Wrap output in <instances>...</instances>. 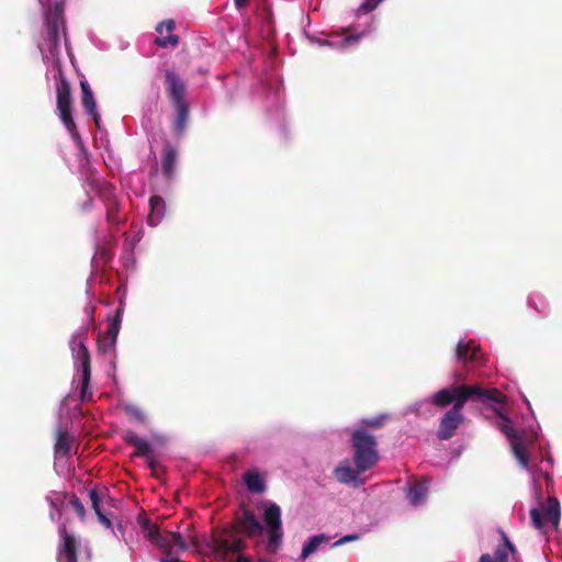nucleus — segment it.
Here are the masks:
<instances>
[{"instance_id":"nucleus-1","label":"nucleus","mask_w":562,"mask_h":562,"mask_svg":"<svg viewBox=\"0 0 562 562\" xmlns=\"http://www.w3.org/2000/svg\"><path fill=\"white\" fill-rule=\"evenodd\" d=\"M505 398L497 389H483L477 384H461L439 390L432 396V404L446 407L453 403V406L440 419L437 438L448 440L454 436L458 427L464 422L462 408L468 401L487 405L502 404Z\"/></svg>"},{"instance_id":"nucleus-2","label":"nucleus","mask_w":562,"mask_h":562,"mask_svg":"<svg viewBox=\"0 0 562 562\" xmlns=\"http://www.w3.org/2000/svg\"><path fill=\"white\" fill-rule=\"evenodd\" d=\"M353 449V463L359 471L372 469L379 461L378 441L366 428H356L350 437Z\"/></svg>"},{"instance_id":"nucleus-3","label":"nucleus","mask_w":562,"mask_h":562,"mask_svg":"<svg viewBox=\"0 0 562 562\" xmlns=\"http://www.w3.org/2000/svg\"><path fill=\"white\" fill-rule=\"evenodd\" d=\"M57 80L56 85V104L57 110L59 112V117L70 133L71 137L75 140H80V134L78 132L77 125L72 119V95H71V86L69 81L66 79L64 72L59 69L58 74L55 76Z\"/></svg>"},{"instance_id":"nucleus-4","label":"nucleus","mask_w":562,"mask_h":562,"mask_svg":"<svg viewBox=\"0 0 562 562\" xmlns=\"http://www.w3.org/2000/svg\"><path fill=\"white\" fill-rule=\"evenodd\" d=\"M495 413L501 417L498 427L501 431L509 439L514 456L524 469H528L529 454L524 439V431H517L512 426V420L507 416L503 415L498 409H495Z\"/></svg>"},{"instance_id":"nucleus-5","label":"nucleus","mask_w":562,"mask_h":562,"mask_svg":"<svg viewBox=\"0 0 562 562\" xmlns=\"http://www.w3.org/2000/svg\"><path fill=\"white\" fill-rule=\"evenodd\" d=\"M560 503L554 497L548 498V505L544 514H542L541 509L537 507L530 510L531 522L537 529H542L546 520L551 522L552 526L557 528L560 521Z\"/></svg>"},{"instance_id":"nucleus-6","label":"nucleus","mask_w":562,"mask_h":562,"mask_svg":"<svg viewBox=\"0 0 562 562\" xmlns=\"http://www.w3.org/2000/svg\"><path fill=\"white\" fill-rule=\"evenodd\" d=\"M213 551L218 554L240 553L246 549L241 538L235 536L234 531L225 530L223 535L213 537Z\"/></svg>"},{"instance_id":"nucleus-7","label":"nucleus","mask_w":562,"mask_h":562,"mask_svg":"<svg viewBox=\"0 0 562 562\" xmlns=\"http://www.w3.org/2000/svg\"><path fill=\"white\" fill-rule=\"evenodd\" d=\"M166 92L172 104L187 102V85L172 69L165 70Z\"/></svg>"},{"instance_id":"nucleus-8","label":"nucleus","mask_w":562,"mask_h":562,"mask_svg":"<svg viewBox=\"0 0 562 562\" xmlns=\"http://www.w3.org/2000/svg\"><path fill=\"white\" fill-rule=\"evenodd\" d=\"M456 356L457 359L463 363L467 370H470L484 362L481 348L474 345L473 341H460L457 345Z\"/></svg>"},{"instance_id":"nucleus-9","label":"nucleus","mask_w":562,"mask_h":562,"mask_svg":"<svg viewBox=\"0 0 562 562\" xmlns=\"http://www.w3.org/2000/svg\"><path fill=\"white\" fill-rule=\"evenodd\" d=\"M151 543L160 550L165 557H171L172 550L176 547L180 551L188 549L184 538L179 532H159Z\"/></svg>"},{"instance_id":"nucleus-10","label":"nucleus","mask_w":562,"mask_h":562,"mask_svg":"<svg viewBox=\"0 0 562 562\" xmlns=\"http://www.w3.org/2000/svg\"><path fill=\"white\" fill-rule=\"evenodd\" d=\"M61 544L58 548L57 560L59 562H78V542L74 535L69 533L65 526L58 530Z\"/></svg>"},{"instance_id":"nucleus-11","label":"nucleus","mask_w":562,"mask_h":562,"mask_svg":"<svg viewBox=\"0 0 562 562\" xmlns=\"http://www.w3.org/2000/svg\"><path fill=\"white\" fill-rule=\"evenodd\" d=\"M78 353L77 358L81 362L82 368V382H81V391L80 398L82 402L89 401L92 396V392L89 390L90 379H91V360L90 353L82 340L78 342Z\"/></svg>"},{"instance_id":"nucleus-12","label":"nucleus","mask_w":562,"mask_h":562,"mask_svg":"<svg viewBox=\"0 0 562 562\" xmlns=\"http://www.w3.org/2000/svg\"><path fill=\"white\" fill-rule=\"evenodd\" d=\"M80 89L82 92L81 104L86 112L92 116V120L97 127H100L101 116L97 110V103L93 97V92L86 80L80 81Z\"/></svg>"},{"instance_id":"nucleus-13","label":"nucleus","mask_w":562,"mask_h":562,"mask_svg":"<svg viewBox=\"0 0 562 562\" xmlns=\"http://www.w3.org/2000/svg\"><path fill=\"white\" fill-rule=\"evenodd\" d=\"M429 481L425 477L414 480L407 484V498L413 506H418L424 503L427 496Z\"/></svg>"},{"instance_id":"nucleus-14","label":"nucleus","mask_w":562,"mask_h":562,"mask_svg":"<svg viewBox=\"0 0 562 562\" xmlns=\"http://www.w3.org/2000/svg\"><path fill=\"white\" fill-rule=\"evenodd\" d=\"M238 526L240 530L247 536V537H256L260 536L263 531L262 525L259 522V520L256 518L254 513L249 509L243 510V516L237 519Z\"/></svg>"},{"instance_id":"nucleus-15","label":"nucleus","mask_w":562,"mask_h":562,"mask_svg":"<svg viewBox=\"0 0 562 562\" xmlns=\"http://www.w3.org/2000/svg\"><path fill=\"white\" fill-rule=\"evenodd\" d=\"M102 198L106 207V220L111 224L120 223L119 202L114 194V189L110 184H105L102 189Z\"/></svg>"},{"instance_id":"nucleus-16","label":"nucleus","mask_w":562,"mask_h":562,"mask_svg":"<svg viewBox=\"0 0 562 562\" xmlns=\"http://www.w3.org/2000/svg\"><path fill=\"white\" fill-rule=\"evenodd\" d=\"M123 440L125 441V443H127L128 446H132L135 448V452L133 456L135 457H146L148 454H150L153 452V447L151 445L140 438L135 431L133 430H126L124 431L123 434Z\"/></svg>"},{"instance_id":"nucleus-17","label":"nucleus","mask_w":562,"mask_h":562,"mask_svg":"<svg viewBox=\"0 0 562 562\" xmlns=\"http://www.w3.org/2000/svg\"><path fill=\"white\" fill-rule=\"evenodd\" d=\"M364 471H359L356 467L352 469L348 461L341 462L335 470L334 475L336 480L344 484L357 483V485L363 484V481H358V477Z\"/></svg>"},{"instance_id":"nucleus-18","label":"nucleus","mask_w":562,"mask_h":562,"mask_svg":"<svg viewBox=\"0 0 562 562\" xmlns=\"http://www.w3.org/2000/svg\"><path fill=\"white\" fill-rule=\"evenodd\" d=\"M176 162H177V149L169 143H166L162 148V151H161V167H162L164 175L168 179L173 178Z\"/></svg>"},{"instance_id":"nucleus-19","label":"nucleus","mask_w":562,"mask_h":562,"mask_svg":"<svg viewBox=\"0 0 562 562\" xmlns=\"http://www.w3.org/2000/svg\"><path fill=\"white\" fill-rule=\"evenodd\" d=\"M176 110V120L173 122V132L177 136L183 135L189 120V105L187 102L172 104Z\"/></svg>"},{"instance_id":"nucleus-20","label":"nucleus","mask_w":562,"mask_h":562,"mask_svg":"<svg viewBox=\"0 0 562 562\" xmlns=\"http://www.w3.org/2000/svg\"><path fill=\"white\" fill-rule=\"evenodd\" d=\"M150 213L148 216V223L151 226H156L159 224L161 218L165 215L166 203L165 200L159 195H154L149 200Z\"/></svg>"},{"instance_id":"nucleus-21","label":"nucleus","mask_w":562,"mask_h":562,"mask_svg":"<svg viewBox=\"0 0 562 562\" xmlns=\"http://www.w3.org/2000/svg\"><path fill=\"white\" fill-rule=\"evenodd\" d=\"M71 446L72 437L66 431L58 430L54 447L55 454L57 457H67L71 450Z\"/></svg>"},{"instance_id":"nucleus-22","label":"nucleus","mask_w":562,"mask_h":562,"mask_svg":"<svg viewBox=\"0 0 562 562\" xmlns=\"http://www.w3.org/2000/svg\"><path fill=\"white\" fill-rule=\"evenodd\" d=\"M244 483L251 493L260 494L266 490V485L261 476L255 471H247L244 474Z\"/></svg>"},{"instance_id":"nucleus-23","label":"nucleus","mask_w":562,"mask_h":562,"mask_svg":"<svg viewBox=\"0 0 562 562\" xmlns=\"http://www.w3.org/2000/svg\"><path fill=\"white\" fill-rule=\"evenodd\" d=\"M137 524L139 525L144 536L148 541H153L157 535L160 532L157 525L150 522L146 514L143 512L137 516Z\"/></svg>"},{"instance_id":"nucleus-24","label":"nucleus","mask_w":562,"mask_h":562,"mask_svg":"<svg viewBox=\"0 0 562 562\" xmlns=\"http://www.w3.org/2000/svg\"><path fill=\"white\" fill-rule=\"evenodd\" d=\"M265 521L269 529L281 527V509L277 504H271L266 509Z\"/></svg>"},{"instance_id":"nucleus-25","label":"nucleus","mask_w":562,"mask_h":562,"mask_svg":"<svg viewBox=\"0 0 562 562\" xmlns=\"http://www.w3.org/2000/svg\"><path fill=\"white\" fill-rule=\"evenodd\" d=\"M502 536L504 539V544H501L495 549L492 559L496 562H508V551L514 552L515 547L504 532L502 533Z\"/></svg>"},{"instance_id":"nucleus-26","label":"nucleus","mask_w":562,"mask_h":562,"mask_svg":"<svg viewBox=\"0 0 562 562\" xmlns=\"http://www.w3.org/2000/svg\"><path fill=\"white\" fill-rule=\"evenodd\" d=\"M327 541V538L325 535H316L308 539V541L303 546L301 558L305 560L308 555L314 553L317 548Z\"/></svg>"},{"instance_id":"nucleus-27","label":"nucleus","mask_w":562,"mask_h":562,"mask_svg":"<svg viewBox=\"0 0 562 562\" xmlns=\"http://www.w3.org/2000/svg\"><path fill=\"white\" fill-rule=\"evenodd\" d=\"M389 420V415L382 414L375 417L363 418L360 420V425L358 428L366 429H379L382 428L385 423Z\"/></svg>"},{"instance_id":"nucleus-28","label":"nucleus","mask_w":562,"mask_h":562,"mask_svg":"<svg viewBox=\"0 0 562 562\" xmlns=\"http://www.w3.org/2000/svg\"><path fill=\"white\" fill-rule=\"evenodd\" d=\"M121 324L120 311H117V315L112 318L109 323V327L105 331V336L109 338V345H115L116 337L119 335Z\"/></svg>"},{"instance_id":"nucleus-29","label":"nucleus","mask_w":562,"mask_h":562,"mask_svg":"<svg viewBox=\"0 0 562 562\" xmlns=\"http://www.w3.org/2000/svg\"><path fill=\"white\" fill-rule=\"evenodd\" d=\"M47 41L49 42L50 49L59 45V25L57 19L53 22H48Z\"/></svg>"},{"instance_id":"nucleus-30","label":"nucleus","mask_w":562,"mask_h":562,"mask_svg":"<svg viewBox=\"0 0 562 562\" xmlns=\"http://www.w3.org/2000/svg\"><path fill=\"white\" fill-rule=\"evenodd\" d=\"M282 535L283 533H282L281 527L269 529V541H268L269 551H276V549L280 546Z\"/></svg>"},{"instance_id":"nucleus-31","label":"nucleus","mask_w":562,"mask_h":562,"mask_svg":"<svg viewBox=\"0 0 562 562\" xmlns=\"http://www.w3.org/2000/svg\"><path fill=\"white\" fill-rule=\"evenodd\" d=\"M179 43L178 35L170 34L167 37H157L155 44L160 48H166L168 45L176 46Z\"/></svg>"},{"instance_id":"nucleus-32","label":"nucleus","mask_w":562,"mask_h":562,"mask_svg":"<svg viewBox=\"0 0 562 562\" xmlns=\"http://www.w3.org/2000/svg\"><path fill=\"white\" fill-rule=\"evenodd\" d=\"M69 504L74 508L78 517L83 520L86 518V509L82 502L76 495H72Z\"/></svg>"},{"instance_id":"nucleus-33","label":"nucleus","mask_w":562,"mask_h":562,"mask_svg":"<svg viewBox=\"0 0 562 562\" xmlns=\"http://www.w3.org/2000/svg\"><path fill=\"white\" fill-rule=\"evenodd\" d=\"M127 415L133 418L134 420L138 423H145L146 422V414L136 406L127 407L126 409Z\"/></svg>"},{"instance_id":"nucleus-34","label":"nucleus","mask_w":562,"mask_h":562,"mask_svg":"<svg viewBox=\"0 0 562 562\" xmlns=\"http://www.w3.org/2000/svg\"><path fill=\"white\" fill-rule=\"evenodd\" d=\"M89 497L91 501V507L93 508L94 513L98 514L101 510L100 503H101V495L98 490L92 488L89 491Z\"/></svg>"},{"instance_id":"nucleus-35","label":"nucleus","mask_w":562,"mask_h":562,"mask_svg":"<svg viewBox=\"0 0 562 562\" xmlns=\"http://www.w3.org/2000/svg\"><path fill=\"white\" fill-rule=\"evenodd\" d=\"M176 29V23L173 20H166L161 23H159L156 27V31L159 33V34H162L164 31H166L167 33L172 34V32L175 31Z\"/></svg>"},{"instance_id":"nucleus-36","label":"nucleus","mask_w":562,"mask_h":562,"mask_svg":"<svg viewBox=\"0 0 562 562\" xmlns=\"http://www.w3.org/2000/svg\"><path fill=\"white\" fill-rule=\"evenodd\" d=\"M382 0H364L359 7L358 11L362 13H369L373 11Z\"/></svg>"},{"instance_id":"nucleus-37","label":"nucleus","mask_w":562,"mask_h":562,"mask_svg":"<svg viewBox=\"0 0 562 562\" xmlns=\"http://www.w3.org/2000/svg\"><path fill=\"white\" fill-rule=\"evenodd\" d=\"M98 347L102 352H106L114 348V345H109V338L104 335L103 338L98 340Z\"/></svg>"},{"instance_id":"nucleus-38","label":"nucleus","mask_w":562,"mask_h":562,"mask_svg":"<svg viewBox=\"0 0 562 562\" xmlns=\"http://www.w3.org/2000/svg\"><path fill=\"white\" fill-rule=\"evenodd\" d=\"M364 35H366V32H360V33H357V34L351 33V34H348V35L345 36L344 42L346 44H353V43H357Z\"/></svg>"},{"instance_id":"nucleus-39","label":"nucleus","mask_w":562,"mask_h":562,"mask_svg":"<svg viewBox=\"0 0 562 562\" xmlns=\"http://www.w3.org/2000/svg\"><path fill=\"white\" fill-rule=\"evenodd\" d=\"M359 538L358 535H347V536H344L341 537L339 540H337L334 546H341L344 543H347V542H350V541H353V540H357Z\"/></svg>"},{"instance_id":"nucleus-40","label":"nucleus","mask_w":562,"mask_h":562,"mask_svg":"<svg viewBox=\"0 0 562 562\" xmlns=\"http://www.w3.org/2000/svg\"><path fill=\"white\" fill-rule=\"evenodd\" d=\"M98 516L99 521L106 528L111 527V520L103 514V512H100L95 514Z\"/></svg>"},{"instance_id":"nucleus-41","label":"nucleus","mask_w":562,"mask_h":562,"mask_svg":"<svg viewBox=\"0 0 562 562\" xmlns=\"http://www.w3.org/2000/svg\"><path fill=\"white\" fill-rule=\"evenodd\" d=\"M144 458L146 459V462L150 469H155L157 467L158 462L154 457V452H151L150 454H148Z\"/></svg>"},{"instance_id":"nucleus-42","label":"nucleus","mask_w":562,"mask_h":562,"mask_svg":"<svg viewBox=\"0 0 562 562\" xmlns=\"http://www.w3.org/2000/svg\"><path fill=\"white\" fill-rule=\"evenodd\" d=\"M234 3L238 10H243L247 7L248 0H234Z\"/></svg>"},{"instance_id":"nucleus-43","label":"nucleus","mask_w":562,"mask_h":562,"mask_svg":"<svg viewBox=\"0 0 562 562\" xmlns=\"http://www.w3.org/2000/svg\"><path fill=\"white\" fill-rule=\"evenodd\" d=\"M159 562H181V560L172 557H162Z\"/></svg>"},{"instance_id":"nucleus-44","label":"nucleus","mask_w":562,"mask_h":562,"mask_svg":"<svg viewBox=\"0 0 562 562\" xmlns=\"http://www.w3.org/2000/svg\"><path fill=\"white\" fill-rule=\"evenodd\" d=\"M479 562H496L488 553L482 554Z\"/></svg>"},{"instance_id":"nucleus-45","label":"nucleus","mask_w":562,"mask_h":562,"mask_svg":"<svg viewBox=\"0 0 562 562\" xmlns=\"http://www.w3.org/2000/svg\"><path fill=\"white\" fill-rule=\"evenodd\" d=\"M454 376H456V382L465 381V375L463 373H457Z\"/></svg>"},{"instance_id":"nucleus-46","label":"nucleus","mask_w":562,"mask_h":562,"mask_svg":"<svg viewBox=\"0 0 562 562\" xmlns=\"http://www.w3.org/2000/svg\"><path fill=\"white\" fill-rule=\"evenodd\" d=\"M235 562H252V561L245 555H239Z\"/></svg>"},{"instance_id":"nucleus-47","label":"nucleus","mask_w":562,"mask_h":562,"mask_svg":"<svg viewBox=\"0 0 562 562\" xmlns=\"http://www.w3.org/2000/svg\"><path fill=\"white\" fill-rule=\"evenodd\" d=\"M533 307L536 308V311H539V312H542L544 310V306H542V308H539L538 306L533 305Z\"/></svg>"}]
</instances>
